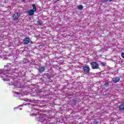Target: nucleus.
<instances>
[{"label": "nucleus", "instance_id": "f257e3e1", "mask_svg": "<svg viewBox=\"0 0 124 124\" xmlns=\"http://www.w3.org/2000/svg\"><path fill=\"white\" fill-rule=\"evenodd\" d=\"M92 69H98L99 68V64L97 62H92L90 63Z\"/></svg>", "mask_w": 124, "mask_h": 124}, {"label": "nucleus", "instance_id": "f03ea898", "mask_svg": "<svg viewBox=\"0 0 124 124\" xmlns=\"http://www.w3.org/2000/svg\"><path fill=\"white\" fill-rule=\"evenodd\" d=\"M20 15H21V13L17 12V13H15L13 15V19L14 21H17L18 20L19 17H20Z\"/></svg>", "mask_w": 124, "mask_h": 124}, {"label": "nucleus", "instance_id": "7ed1b4c3", "mask_svg": "<svg viewBox=\"0 0 124 124\" xmlns=\"http://www.w3.org/2000/svg\"><path fill=\"white\" fill-rule=\"evenodd\" d=\"M84 72H85V73H87L88 74V73H90V67H88L87 66H84L82 68Z\"/></svg>", "mask_w": 124, "mask_h": 124}, {"label": "nucleus", "instance_id": "20e7f679", "mask_svg": "<svg viewBox=\"0 0 124 124\" xmlns=\"http://www.w3.org/2000/svg\"><path fill=\"white\" fill-rule=\"evenodd\" d=\"M38 71L39 73L40 74L43 73V72L45 71V67H43V66L39 67V68L38 69Z\"/></svg>", "mask_w": 124, "mask_h": 124}, {"label": "nucleus", "instance_id": "39448f33", "mask_svg": "<svg viewBox=\"0 0 124 124\" xmlns=\"http://www.w3.org/2000/svg\"><path fill=\"white\" fill-rule=\"evenodd\" d=\"M30 42V38L26 37L23 40V43L24 45H26V44H28Z\"/></svg>", "mask_w": 124, "mask_h": 124}, {"label": "nucleus", "instance_id": "423d86ee", "mask_svg": "<svg viewBox=\"0 0 124 124\" xmlns=\"http://www.w3.org/2000/svg\"><path fill=\"white\" fill-rule=\"evenodd\" d=\"M119 109L120 111H123L124 110V102H123L121 103L120 106H119Z\"/></svg>", "mask_w": 124, "mask_h": 124}, {"label": "nucleus", "instance_id": "0eeeda50", "mask_svg": "<svg viewBox=\"0 0 124 124\" xmlns=\"http://www.w3.org/2000/svg\"><path fill=\"white\" fill-rule=\"evenodd\" d=\"M120 81V77H116L113 78V83H118Z\"/></svg>", "mask_w": 124, "mask_h": 124}, {"label": "nucleus", "instance_id": "6e6552de", "mask_svg": "<svg viewBox=\"0 0 124 124\" xmlns=\"http://www.w3.org/2000/svg\"><path fill=\"white\" fill-rule=\"evenodd\" d=\"M28 13L29 16H32V15L34 14V11H33V10H30L28 11Z\"/></svg>", "mask_w": 124, "mask_h": 124}, {"label": "nucleus", "instance_id": "1a4fd4ad", "mask_svg": "<svg viewBox=\"0 0 124 124\" xmlns=\"http://www.w3.org/2000/svg\"><path fill=\"white\" fill-rule=\"evenodd\" d=\"M78 10H82L83 9V5H79L78 6Z\"/></svg>", "mask_w": 124, "mask_h": 124}, {"label": "nucleus", "instance_id": "9d476101", "mask_svg": "<svg viewBox=\"0 0 124 124\" xmlns=\"http://www.w3.org/2000/svg\"><path fill=\"white\" fill-rule=\"evenodd\" d=\"M32 7H33V11H36V6H35V4H32Z\"/></svg>", "mask_w": 124, "mask_h": 124}, {"label": "nucleus", "instance_id": "9b49d317", "mask_svg": "<svg viewBox=\"0 0 124 124\" xmlns=\"http://www.w3.org/2000/svg\"><path fill=\"white\" fill-rule=\"evenodd\" d=\"M101 65L102 66H106V63L104 62H101Z\"/></svg>", "mask_w": 124, "mask_h": 124}, {"label": "nucleus", "instance_id": "f8f14e48", "mask_svg": "<svg viewBox=\"0 0 124 124\" xmlns=\"http://www.w3.org/2000/svg\"><path fill=\"white\" fill-rule=\"evenodd\" d=\"M99 122L94 121L91 123V124H98Z\"/></svg>", "mask_w": 124, "mask_h": 124}, {"label": "nucleus", "instance_id": "ddd939ff", "mask_svg": "<svg viewBox=\"0 0 124 124\" xmlns=\"http://www.w3.org/2000/svg\"><path fill=\"white\" fill-rule=\"evenodd\" d=\"M38 25H39V26H41V25H42V21L39 20L38 22Z\"/></svg>", "mask_w": 124, "mask_h": 124}, {"label": "nucleus", "instance_id": "4468645a", "mask_svg": "<svg viewBox=\"0 0 124 124\" xmlns=\"http://www.w3.org/2000/svg\"><path fill=\"white\" fill-rule=\"evenodd\" d=\"M73 104H76V103H77V100H73Z\"/></svg>", "mask_w": 124, "mask_h": 124}, {"label": "nucleus", "instance_id": "2eb2a0df", "mask_svg": "<svg viewBox=\"0 0 124 124\" xmlns=\"http://www.w3.org/2000/svg\"><path fill=\"white\" fill-rule=\"evenodd\" d=\"M46 77L47 79H50L51 78V76L50 75H47Z\"/></svg>", "mask_w": 124, "mask_h": 124}, {"label": "nucleus", "instance_id": "dca6fc26", "mask_svg": "<svg viewBox=\"0 0 124 124\" xmlns=\"http://www.w3.org/2000/svg\"><path fill=\"white\" fill-rule=\"evenodd\" d=\"M107 1H112V0H104V2H107Z\"/></svg>", "mask_w": 124, "mask_h": 124}, {"label": "nucleus", "instance_id": "f3484780", "mask_svg": "<svg viewBox=\"0 0 124 124\" xmlns=\"http://www.w3.org/2000/svg\"><path fill=\"white\" fill-rule=\"evenodd\" d=\"M105 86H106V87H108L109 86V83H105Z\"/></svg>", "mask_w": 124, "mask_h": 124}, {"label": "nucleus", "instance_id": "a211bd4d", "mask_svg": "<svg viewBox=\"0 0 124 124\" xmlns=\"http://www.w3.org/2000/svg\"><path fill=\"white\" fill-rule=\"evenodd\" d=\"M121 57L124 59V52L121 53Z\"/></svg>", "mask_w": 124, "mask_h": 124}, {"label": "nucleus", "instance_id": "6ab92c4d", "mask_svg": "<svg viewBox=\"0 0 124 124\" xmlns=\"http://www.w3.org/2000/svg\"><path fill=\"white\" fill-rule=\"evenodd\" d=\"M3 80L4 82L5 81H8V79H3Z\"/></svg>", "mask_w": 124, "mask_h": 124}, {"label": "nucleus", "instance_id": "aec40b11", "mask_svg": "<svg viewBox=\"0 0 124 124\" xmlns=\"http://www.w3.org/2000/svg\"><path fill=\"white\" fill-rule=\"evenodd\" d=\"M23 2H25L26 1V0H21Z\"/></svg>", "mask_w": 124, "mask_h": 124}, {"label": "nucleus", "instance_id": "412c9836", "mask_svg": "<svg viewBox=\"0 0 124 124\" xmlns=\"http://www.w3.org/2000/svg\"><path fill=\"white\" fill-rule=\"evenodd\" d=\"M60 0H57L56 1V2H57V1H60Z\"/></svg>", "mask_w": 124, "mask_h": 124}]
</instances>
